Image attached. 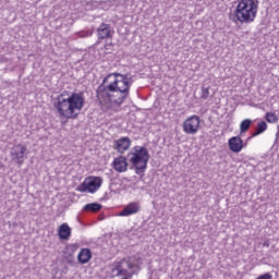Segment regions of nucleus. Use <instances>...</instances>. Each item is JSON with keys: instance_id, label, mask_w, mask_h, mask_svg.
I'll use <instances>...</instances> for the list:
<instances>
[{"instance_id": "20e7f679", "label": "nucleus", "mask_w": 279, "mask_h": 279, "mask_svg": "<svg viewBox=\"0 0 279 279\" xmlns=\"http://www.w3.org/2000/svg\"><path fill=\"white\" fill-rule=\"evenodd\" d=\"M126 158L136 175L144 177L149 162V150L143 146H134L133 151L128 153Z\"/></svg>"}, {"instance_id": "aec40b11", "label": "nucleus", "mask_w": 279, "mask_h": 279, "mask_svg": "<svg viewBox=\"0 0 279 279\" xmlns=\"http://www.w3.org/2000/svg\"><path fill=\"white\" fill-rule=\"evenodd\" d=\"M210 96V87H202V94H201V98L202 99H206L207 97Z\"/></svg>"}, {"instance_id": "0eeeda50", "label": "nucleus", "mask_w": 279, "mask_h": 279, "mask_svg": "<svg viewBox=\"0 0 279 279\" xmlns=\"http://www.w3.org/2000/svg\"><path fill=\"white\" fill-rule=\"evenodd\" d=\"M11 160L16 162L19 167L25 165V156H27V146L23 144H15L10 150Z\"/></svg>"}, {"instance_id": "f8f14e48", "label": "nucleus", "mask_w": 279, "mask_h": 279, "mask_svg": "<svg viewBox=\"0 0 279 279\" xmlns=\"http://www.w3.org/2000/svg\"><path fill=\"white\" fill-rule=\"evenodd\" d=\"M71 234H72V230L68 223H62L58 228V236H59L60 241H69V239H71Z\"/></svg>"}, {"instance_id": "6ab92c4d", "label": "nucleus", "mask_w": 279, "mask_h": 279, "mask_svg": "<svg viewBox=\"0 0 279 279\" xmlns=\"http://www.w3.org/2000/svg\"><path fill=\"white\" fill-rule=\"evenodd\" d=\"M265 119L268 123H278V114L276 112H267Z\"/></svg>"}, {"instance_id": "ddd939ff", "label": "nucleus", "mask_w": 279, "mask_h": 279, "mask_svg": "<svg viewBox=\"0 0 279 279\" xmlns=\"http://www.w3.org/2000/svg\"><path fill=\"white\" fill-rule=\"evenodd\" d=\"M92 258L93 252H90L89 248H82L77 255V262L80 265H86L87 263H90Z\"/></svg>"}, {"instance_id": "a211bd4d", "label": "nucleus", "mask_w": 279, "mask_h": 279, "mask_svg": "<svg viewBox=\"0 0 279 279\" xmlns=\"http://www.w3.org/2000/svg\"><path fill=\"white\" fill-rule=\"evenodd\" d=\"M252 128V120L245 119L240 123V134H245Z\"/></svg>"}, {"instance_id": "5701e85b", "label": "nucleus", "mask_w": 279, "mask_h": 279, "mask_svg": "<svg viewBox=\"0 0 279 279\" xmlns=\"http://www.w3.org/2000/svg\"><path fill=\"white\" fill-rule=\"evenodd\" d=\"M134 260L138 263L141 260V257H134Z\"/></svg>"}, {"instance_id": "f03ea898", "label": "nucleus", "mask_w": 279, "mask_h": 279, "mask_svg": "<svg viewBox=\"0 0 279 279\" xmlns=\"http://www.w3.org/2000/svg\"><path fill=\"white\" fill-rule=\"evenodd\" d=\"M86 98L83 92L69 93L65 90L54 98L52 106L60 119L69 120L77 119L80 112L84 110Z\"/></svg>"}, {"instance_id": "4468645a", "label": "nucleus", "mask_w": 279, "mask_h": 279, "mask_svg": "<svg viewBox=\"0 0 279 279\" xmlns=\"http://www.w3.org/2000/svg\"><path fill=\"white\" fill-rule=\"evenodd\" d=\"M97 34L100 40L111 38L112 34L110 31V24L101 23L100 26L97 28Z\"/></svg>"}, {"instance_id": "6e6552de", "label": "nucleus", "mask_w": 279, "mask_h": 279, "mask_svg": "<svg viewBox=\"0 0 279 279\" xmlns=\"http://www.w3.org/2000/svg\"><path fill=\"white\" fill-rule=\"evenodd\" d=\"M141 213V203L131 202L119 213V217H132V215H138Z\"/></svg>"}, {"instance_id": "7ed1b4c3", "label": "nucleus", "mask_w": 279, "mask_h": 279, "mask_svg": "<svg viewBox=\"0 0 279 279\" xmlns=\"http://www.w3.org/2000/svg\"><path fill=\"white\" fill-rule=\"evenodd\" d=\"M258 0H238L233 12V23L250 24L256 21Z\"/></svg>"}, {"instance_id": "9d476101", "label": "nucleus", "mask_w": 279, "mask_h": 279, "mask_svg": "<svg viewBox=\"0 0 279 279\" xmlns=\"http://www.w3.org/2000/svg\"><path fill=\"white\" fill-rule=\"evenodd\" d=\"M112 167L118 173H125L128 171V158L125 156L116 157Z\"/></svg>"}, {"instance_id": "1a4fd4ad", "label": "nucleus", "mask_w": 279, "mask_h": 279, "mask_svg": "<svg viewBox=\"0 0 279 279\" xmlns=\"http://www.w3.org/2000/svg\"><path fill=\"white\" fill-rule=\"evenodd\" d=\"M228 145L230 151H233V154H240V151H243L244 147H247V143L244 144L241 136H233L229 138Z\"/></svg>"}, {"instance_id": "412c9836", "label": "nucleus", "mask_w": 279, "mask_h": 279, "mask_svg": "<svg viewBox=\"0 0 279 279\" xmlns=\"http://www.w3.org/2000/svg\"><path fill=\"white\" fill-rule=\"evenodd\" d=\"M272 276L269 272L258 276L256 279H271Z\"/></svg>"}, {"instance_id": "9b49d317", "label": "nucleus", "mask_w": 279, "mask_h": 279, "mask_svg": "<svg viewBox=\"0 0 279 279\" xmlns=\"http://www.w3.org/2000/svg\"><path fill=\"white\" fill-rule=\"evenodd\" d=\"M130 147H132V140H130V137H121L116 141L114 149L119 154H125Z\"/></svg>"}, {"instance_id": "f3484780", "label": "nucleus", "mask_w": 279, "mask_h": 279, "mask_svg": "<svg viewBox=\"0 0 279 279\" xmlns=\"http://www.w3.org/2000/svg\"><path fill=\"white\" fill-rule=\"evenodd\" d=\"M117 276H121L122 278H129L132 279V272H130L128 269L121 267V264L116 266Z\"/></svg>"}, {"instance_id": "4be33fe9", "label": "nucleus", "mask_w": 279, "mask_h": 279, "mask_svg": "<svg viewBox=\"0 0 279 279\" xmlns=\"http://www.w3.org/2000/svg\"><path fill=\"white\" fill-rule=\"evenodd\" d=\"M128 263V269H134V264L132 262H126Z\"/></svg>"}, {"instance_id": "b1692460", "label": "nucleus", "mask_w": 279, "mask_h": 279, "mask_svg": "<svg viewBox=\"0 0 279 279\" xmlns=\"http://www.w3.org/2000/svg\"><path fill=\"white\" fill-rule=\"evenodd\" d=\"M266 247H269V242H266Z\"/></svg>"}, {"instance_id": "dca6fc26", "label": "nucleus", "mask_w": 279, "mask_h": 279, "mask_svg": "<svg viewBox=\"0 0 279 279\" xmlns=\"http://www.w3.org/2000/svg\"><path fill=\"white\" fill-rule=\"evenodd\" d=\"M102 206L99 203H89L84 206L85 213H99L101 210Z\"/></svg>"}, {"instance_id": "39448f33", "label": "nucleus", "mask_w": 279, "mask_h": 279, "mask_svg": "<svg viewBox=\"0 0 279 279\" xmlns=\"http://www.w3.org/2000/svg\"><path fill=\"white\" fill-rule=\"evenodd\" d=\"M102 185H104V179L101 177L90 175V177H87L83 181V183H81L77 186L76 191H78V193L95 194L101 189Z\"/></svg>"}, {"instance_id": "393cba45", "label": "nucleus", "mask_w": 279, "mask_h": 279, "mask_svg": "<svg viewBox=\"0 0 279 279\" xmlns=\"http://www.w3.org/2000/svg\"><path fill=\"white\" fill-rule=\"evenodd\" d=\"M122 279H129V278H122Z\"/></svg>"}, {"instance_id": "f257e3e1", "label": "nucleus", "mask_w": 279, "mask_h": 279, "mask_svg": "<svg viewBox=\"0 0 279 279\" xmlns=\"http://www.w3.org/2000/svg\"><path fill=\"white\" fill-rule=\"evenodd\" d=\"M134 80L129 74L109 73L96 89V104L102 112H119L130 97Z\"/></svg>"}, {"instance_id": "2eb2a0df", "label": "nucleus", "mask_w": 279, "mask_h": 279, "mask_svg": "<svg viewBox=\"0 0 279 279\" xmlns=\"http://www.w3.org/2000/svg\"><path fill=\"white\" fill-rule=\"evenodd\" d=\"M263 132H267V122L265 121H260L257 123L255 132L252 134L251 137H247L246 141H252V138H255V136H259V134H263Z\"/></svg>"}, {"instance_id": "423d86ee", "label": "nucleus", "mask_w": 279, "mask_h": 279, "mask_svg": "<svg viewBox=\"0 0 279 279\" xmlns=\"http://www.w3.org/2000/svg\"><path fill=\"white\" fill-rule=\"evenodd\" d=\"M182 130L185 134L195 136L199 130H202V119L199 116H190L186 120L183 121Z\"/></svg>"}]
</instances>
